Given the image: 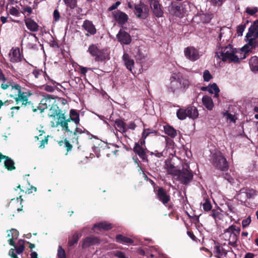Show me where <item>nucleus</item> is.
Returning a JSON list of instances; mask_svg holds the SVG:
<instances>
[{"label": "nucleus", "instance_id": "49530a36", "mask_svg": "<svg viewBox=\"0 0 258 258\" xmlns=\"http://www.w3.org/2000/svg\"><path fill=\"white\" fill-rule=\"evenodd\" d=\"M258 11L257 7H247L245 10V12L249 15L253 16Z\"/></svg>", "mask_w": 258, "mask_h": 258}, {"label": "nucleus", "instance_id": "58836bf2", "mask_svg": "<svg viewBox=\"0 0 258 258\" xmlns=\"http://www.w3.org/2000/svg\"><path fill=\"white\" fill-rule=\"evenodd\" d=\"M116 240L117 242L122 243H132L133 242L132 239L121 234H118L116 236Z\"/></svg>", "mask_w": 258, "mask_h": 258}, {"label": "nucleus", "instance_id": "393cba45", "mask_svg": "<svg viewBox=\"0 0 258 258\" xmlns=\"http://www.w3.org/2000/svg\"><path fill=\"white\" fill-rule=\"evenodd\" d=\"M8 237L10 239L8 240L9 244L12 246H15V243L13 239H17L19 236V232L15 229H12L10 230H8Z\"/></svg>", "mask_w": 258, "mask_h": 258}, {"label": "nucleus", "instance_id": "f257e3e1", "mask_svg": "<svg viewBox=\"0 0 258 258\" xmlns=\"http://www.w3.org/2000/svg\"><path fill=\"white\" fill-rule=\"evenodd\" d=\"M247 53L243 50L242 48L240 50H237L228 44L225 47L217 48L216 56L223 61L237 62L240 59L245 58Z\"/></svg>", "mask_w": 258, "mask_h": 258}, {"label": "nucleus", "instance_id": "680f3d73", "mask_svg": "<svg viewBox=\"0 0 258 258\" xmlns=\"http://www.w3.org/2000/svg\"><path fill=\"white\" fill-rule=\"evenodd\" d=\"M224 178L230 183L234 182V179L229 175L226 174Z\"/></svg>", "mask_w": 258, "mask_h": 258}, {"label": "nucleus", "instance_id": "6e6d98bb", "mask_svg": "<svg viewBox=\"0 0 258 258\" xmlns=\"http://www.w3.org/2000/svg\"><path fill=\"white\" fill-rule=\"evenodd\" d=\"M153 250L155 251L156 252H157L159 255H161V257L162 258H168L167 256L164 254H163V253H160L158 251V249L154 246H153V247H151L150 248V251L151 252H153Z\"/></svg>", "mask_w": 258, "mask_h": 258}, {"label": "nucleus", "instance_id": "f03ea898", "mask_svg": "<svg viewBox=\"0 0 258 258\" xmlns=\"http://www.w3.org/2000/svg\"><path fill=\"white\" fill-rule=\"evenodd\" d=\"M170 81L167 87L169 92L173 93L185 92L190 85L188 78L180 73L173 74L170 77Z\"/></svg>", "mask_w": 258, "mask_h": 258}, {"label": "nucleus", "instance_id": "79ce46f5", "mask_svg": "<svg viewBox=\"0 0 258 258\" xmlns=\"http://www.w3.org/2000/svg\"><path fill=\"white\" fill-rule=\"evenodd\" d=\"M81 236V234H80L78 233H75L73 235V236L69 239V241H68V244L71 246L73 245L74 244H75V243H76L78 242L79 238Z\"/></svg>", "mask_w": 258, "mask_h": 258}, {"label": "nucleus", "instance_id": "338daca9", "mask_svg": "<svg viewBox=\"0 0 258 258\" xmlns=\"http://www.w3.org/2000/svg\"><path fill=\"white\" fill-rule=\"evenodd\" d=\"M50 125L52 127H58V120L56 121H50Z\"/></svg>", "mask_w": 258, "mask_h": 258}, {"label": "nucleus", "instance_id": "4d7b16f0", "mask_svg": "<svg viewBox=\"0 0 258 258\" xmlns=\"http://www.w3.org/2000/svg\"><path fill=\"white\" fill-rule=\"evenodd\" d=\"M114 255L117 258H127L125 254L121 251H117L114 252Z\"/></svg>", "mask_w": 258, "mask_h": 258}, {"label": "nucleus", "instance_id": "7c9ffc66", "mask_svg": "<svg viewBox=\"0 0 258 258\" xmlns=\"http://www.w3.org/2000/svg\"><path fill=\"white\" fill-rule=\"evenodd\" d=\"M115 125L118 131L121 133H125L127 131L126 123L120 119H116L115 121Z\"/></svg>", "mask_w": 258, "mask_h": 258}, {"label": "nucleus", "instance_id": "de8ad7c7", "mask_svg": "<svg viewBox=\"0 0 258 258\" xmlns=\"http://www.w3.org/2000/svg\"><path fill=\"white\" fill-rule=\"evenodd\" d=\"M200 17L201 22L203 23H209L211 19L209 15L204 14L200 15Z\"/></svg>", "mask_w": 258, "mask_h": 258}, {"label": "nucleus", "instance_id": "dca6fc26", "mask_svg": "<svg viewBox=\"0 0 258 258\" xmlns=\"http://www.w3.org/2000/svg\"><path fill=\"white\" fill-rule=\"evenodd\" d=\"M157 199L163 204H167L170 200V196L163 187H159L156 193Z\"/></svg>", "mask_w": 258, "mask_h": 258}, {"label": "nucleus", "instance_id": "6ab92c4d", "mask_svg": "<svg viewBox=\"0 0 258 258\" xmlns=\"http://www.w3.org/2000/svg\"><path fill=\"white\" fill-rule=\"evenodd\" d=\"M113 17L117 23L121 25L124 24L128 20L127 15L119 11H115L113 13Z\"/></svg>", "mask_w": 258, "mask_h": 258}, {"label": "nucleus", "instance_id": "b1692460", "mask_svg": "<svg viewBox=\"0 0 258 258\" xmlns=\"http://www.w3.org/2000/svg\"><path fill=\"white\" fill-rule=\"evenodd\" d=\"M25 23L27 28L32 32H36L38 30V25L32 19L26 18Z\"/></svg>", "mask_w": 258, "mask_h": 258}, {"label": "nucleus", "instance_id": "a878e982", "mask_svg": "<svg viewBox=\"0 0 258 258\" xmlns=\"http://www.w3.org/2000/svg\"><path fill=\"white\" fill-rule=\"evenodd\" d=\"M202 102L204 106L208 110H211L214 107V103L212 98L208 96H204L202 98Z\"/></svg>", "mask_w": 258, "mask_h": 258}, {"label": "nucleus", "instance_id": "bb28decb", "mask_svg": "<svg viewBox=\"0 0 258 258\" xmlns=\"http://www.w3.org/2000/svg\"><path fill=\"white\" fill-rule=\"evenodd\" d=\"M70 121H74L75 125L80 124L79 114L75 109H71L70 112V117L68 118Z\"/></svg>", "mask_w": 258, "mask_h": 258}, {"label": "nucleus", "instance_id": "e433bc0d", "mask_svg": "<svg viewBox=\"0 0 258 258\" xmlns=\"http://www.w3.org/2000/svg\"><path fill=\"white\" fill-rule=\"evenodd\" d=\"M208 91L211 94H215L214 96L216 98L219 97V92L220 90L218 86L215 84L213 83L211 85L209 86L208 88Z\"/></svg>", "mask_w": 258, "mask_h": 258}, {"label": "nucleus", "instance_id": "774afa93", "mask_svg": "<svg viewBox=\"0 0 258 258\" xmlns=\"http://www.w3.org/2000/svg\"><path fill=\"white\" fill-rule=\"evenodd\" d=\"M254 254L251 253H247L245 255V258H253Z\"/></svg>", "mask_w": 258, "mask_h": 258}, {"label": "nucleus", "instance_id": "bf43d9fd", "mask_svg": "<svg viewBox=\"0 0 258 258\" xmlns=\"http://www.w3.org/2000/svg\"><path fill=\"white\" fill-rule=\"evenodd\" d=\"M53 17L55 21H57L59 19V13L57 10H54L53 12Z\"/></svg>", "mask_w": 258, "mask_h": 258}, {"label": "nucleus", "instance_id": "e2e57ef3", "mask_svg": "<svg viewBox=\"0 0 258 258\" xmlns=\"http://www.w3.org/2000/svg\"><path fill=\"white\" fill-rule=\"evenodd\" d=\"M65 146L67 148L68 151H70L72 149V146L70 144V143L67 140H64Z\"/></svg>", "mask_w": 258, "mask_h": 258}, {"label": "nucleus", "instance_id": "5701e85b", "mask_svg": "<svg viewBox=\"0 0 258 258\" xmlns=\"http://www.w3.org/2000/svg\"><path fill=\"white\" fill-rule=\"evenodd\" d=\"M99 239L97 237L93 236L87 237L84 240L82 247L83 248L88 247L91 245L99 243Z\"/></svg>", "mask_w": 258, "mask_h": 258}, {"label": "nucleus", "instance_id": "412c9836", "mask_svg": "<svg viewBox=\"0 0 258 258\" xmlns=\"http://www.w3.org/2000/svg\"><path fill=\"white\" fill-rule=\"evenodd\" d=\"M5 159L4 164L6 168L9 170H13L15 169L14 161L8 156H4L0 153V162L2 160Z\"/></svg>", "mask_w": 258, "mask_h": 258}, {"label": "nucleus", "instance_id": "cd10ccee", "mask_svg": "<svg viewBox=\"0 0 258 258\" xmlns=\"http://www.w3.org/2000/svg\"><path fill=\"white\" fill-rule=\"evenodd\" d=\"M134 151L142 159L145 160L147 158L144 149L138 143H136L134 147Z\"/></svg>", "mask_w": 258, "mask_h": 258}, {"label": "nucleus", "instance_id": "f8f14e48", "mask_svg": "<svg viewBox=\"0 0 258 258\" xmlns=\"http://www.w3.org/2000/svg\"><path fill=\"white\" fill-rule=\"evenodd\" d=\"M116 38L119 42L122 45H128L132 42V37L130 34L123 29H121L116 35Z\"/></svg>", "mask_w": 258, "mask_h": 258}, {"label": "nucleus", "instance_id": "0e129e2a", "mask_svg": "<svg viewBox=\"0 0 258 258\" xmlns=\"http://www.w3.org/2000/svg\"><path fill=\"white\" fill-rule=\"evenodd\" d=\"M45 90L48 92H52L54 90V88L52 86L47 85L45 87Z\"/></svg>", "mask_w": 258, "mask_h": 258}, {"label": "nucleus", "instance_id": "4c0bfd02", "mask_svg": "<svg viewBox=\"0 0 258 258\" xmlns=\"http://www.w3.org/2000/svg\"><path fill=\"white\" fill-rule=\"evenodd\" d=\"M49 110V113L51 116L55 117V116H57V117H58L62 113L60 112V110L59 109L58 107L56 104H55V103L50 106Z\"/></svg>", "mask_w": 258, "mask_h": 258}, {"label": "nucleus", "instance_id": "6e6552de", "mask_svg": "<svg viewBox=\"0 0 258 258\" xmlns=\"http://www.w3.org/2000/svg\"><path fill=\"white\" fill-rule=\"evenodd\" d=\"M214 165L221 171H226L228 169V164L226 158L220 152L216 153L213 156Z\"/></svg>", "mask_w": 258, "mask_h": 258}, {"label": "nucleus", "instance_id": "8fccbe9b", "mask_svg": "<svg viewBox=\"0 0 258 258\" xmlns=\"http://www.w3.org/2000/svg\"><path fill=\"white\" fill-rule=\"evenodd\" d=\"M212 76L208 70H205L203 73L204 80L206 82L209 81L212 78Z\"/></svg>", "mask_w": 258, "mask_h": 258}, {"label": "nucleus", "instance_id": "0eeeda50", "mask_svg": "<svg viewBox=\"0 0 258 258\" xmlns=\"http://www.w3.org/2000/svg\"><path fill=\"white\" fill-rule=\"evenodd\" d=\"M88 52L92 56L95 57L97 61H103L108 58V54L104 49H100L96 44L90 45L88 49Z\"/></svg>", "mask_w": 258, "mask_h": 258}, {"label": "nucleus", "instance_id": "4468645a", "mask_svg": "<svg viewBox=\"0 0 258 258\" xmlns=\"http://www.w3.org/2000/svg\"><path fill=\"white\" fill-rule=\"evenodd\" d=\"M55 103V99L50 95H47L42 98L39 103L38 108L43 111Z\"/></svg>", "mask_w": 258, "mask_h": 258}, {"label": "nucleus", "instance_id": "a211bd4d", "mask_svg": "<svg viewBox=\"0 0 258 258\" xmlns=\"http://www.w3.org/2000/svg\"><path fill=\"white\" fill-rule=\"evenodd\" d=\"M83 28L88 32L87 36L89 35H94L96 33V29L93 23L88 20H86L83 22L82 25Z\"/></svg>", "mask_w": 258, "mask_h": 258}, {"label": "nucleus", "instance_id": "c756f323", "mask_svg": "<svg viewBox=\"0 0 258 258\" xmlns=\"http://www.w3.org/2000/svg\"><path fill=\"white\" fill-rule=\"evenodd\" d=\"M16 250V252L18 254H21L22 253L24 250V246L23 244H21L19 246L16 247V246L15 245L14 246ZM9 254L12 257V258H18L17 256V255L15 253V249L11 248L9 252Z\"/></svg>", "mask_w": 258, "mask_h": 258}, {"label": "nucleus", "instance_id": "4be33fe9", "mask_svg": "<svg viewBox=\"0 0 258 258\" xmlns=\"http://www.w3.org/2000/svg\"><path fill=\"white\" fill-rule=\"evenodd\" d=\"M169 12L177 17H182L183 10L181 9L180 6L176 4H171L169 7Z\"/></svg>", "mask_w": 258, "mask_h": 258}, {"label": "nucleus", "instance_id": "5fc2aeb1", "mask_svg": "<svg viewBox=\"0 0 258 258\" xmlns=\"http://www.w3.org/2000/svg\"><path fill=\"white\" fill-rule=\"evenodd\" d=\"M10 13L13 16H18L19 12L17 8L13 7L10 10Z\"/></svg>", "mask_w": 258, "mask_h": 258}, {"label": "nucleus", "instance_id": "ddd939ff", "mask_svg": "<svg viewBox=\"0 0 258 258\" xmlns=\"http://www.w3.org/2000/svg\"><path fill=\"white\" fill-rule=\"evenodd\" d=\"M58 120V126H60L62 131L65 132L72 133L71 129L70 128L69 123L71 122L69 118L67 119L64 113L60 114L57 117Z\"/></svg>", "mask_w": 258, "mask_h": 258}, {"label": "nucleus", "instance_id": "9d476101", "mask_svg": "<svg viewBox=\"0 0 258 258\" xmlns=\"http://www.w3.org/2000/svg\"><path fill=\"white\" fill-rule=\"evenodd\" d=\"M135 14L136 16L141 19H146L148 16L149 9L147 5L140 3L135 6Z\"/></svg>", "mask_w": 258, "mask_h": 258}, {"label": "nucleus", "instance_id": "a18cd8bd", "mask_svg": "<svg viewBox=\"0 0 258 258\" xmlns=\"http://www.w3.org/2000/svg\"><path fill=\"white\" fill-rule=\"evenodd\" d=\"M203 209L206 211H209L211 210L212 208V205L210 201L208 199H205V202L203 203Z\"/></svg>", "mask_w": 258, "mask_h": 258}, {"label": "nucleus", "instance_id": "39448f33", "mask_svg": "<svg viewBox=\"0 0 258 258\" xmlns=\"http://www.w3.org/2000/svg\"><path fill=\"white\" fill-rule=\"evenodd\" d=\"M240 231V228L232 225L224 231L221 237L225 241H228L229 244L235 246L238 239L237 235L239 234Z\"/></svg>", "mask_w": 258, "mask_h": 258}, {"label": "nucleus", "instance_id": "aec40b11", "mask_svg": "<svg viewBox=\"0 0 258 258\" xmlns=\"http://www.w3.org/2000/svg\"><path fill=\"white\" fill-rule=\"evenodd\" d=\"M122 60L124 62V64L125 66L126 69L130 72H132L133 69L134 67V60L131 58L130 55L124 53L122 56Z\"/></svg>", "mask_w": 258, "mask_h": 258}, {"label": "nucleus", "instance_id": "7ed1b4c3", "mask_svg": "<svg viewBox=\"0 0 258 258\" xmlns=\"http://www.w3.org/2000/svg\"><path fill=\"white\" fill-rule=\"evenodd\" d=\"M246 44L242 47L245 52L258 46V20L254 21L248 28V31L245 36Z\"/></svg>", "mask_w": 258, "mask_h": 258}, {"label": "nucleus", "instance_id": "473e14b6", "mask_svg": "<svg viewBox=\"0 0 258 258\" xmlns=\"http://www.w3.org/2000/svg\"><path fill=\"white\" fill-rule=\"evenodd\" d=\"M220 33L219 35L218 39H217V47L218 48H220L221 47H225V45L227 43V39L223 38V35L224 33L222 32L223 29H220Z\"/></svg>", "mask_w": 258, "mask_h": 258}, {"label": "nucleus", "instance_id": "ea45409f", "mask_svg": "<svg viewBox=\"0 0 258 258\" xmlns=\"http://www.w3.org/2000/svg\"><path fill=\"white\" fill-rule=\"evenodd\" d=\"M164 130L165 133L172 138L175 137L177 135L176 130L169 125L164 126Z\"/></svg>", "mask_w": 258, "mask_h": 258}, {"label": "nucleus", "instance_id": "2f4dec72", "mask_svg": "<svg viewBox=\"0 0 258 258\" xmlns=\"http://www.w3.org/2000/svg\"><path fill=\"white\" fill-rule=\"evenodd\" d=\"M242 194H244L247 199H250L255 195V191L251 188H243L239 191V195Z\"/></svg>", "mask_w": 258, "mask_h": 258}, {"label": "nucleus", "instance_id": "c03bdc74", "mask_svg": "<svg viewBox=\"0 0 258 258\" xmlns=\"http://www.w3.org/2000/svg\"><path fill=\"white\" fill-rule=\"evenodd\" d=\"M0 81L2 82L1 84V88L4 90H6L10 86H12L11 81L7 78L5 77V79H3Z\"/></svg>", "mask_w": 258, "mask_h": 258}, {"label": "nucleus", "instance_id": "864d4df0", "mask_svg": "<svg viewBox=\"0 0 258 258\" xmlns=\"http://www.w3.org/2000/svg\"><path fill=\"white\" fill-rule=\"evenodd\" d=\"M245 26L243 25H239L237 27V33L238 36H242L243 32L245 29Z\"/></svg>", "mask_w": 258, "mask_h": 258}, {"label": "nucleus", "instance_id": "a19ab883", "mask_svg": "<svg viewBox=\"0 0 258 258\" xmlns=\"http://www.w3.org/2000/svg\"><path fill=\"white\" fill-rule=\"evenodd\" d=\"M211 215L215 220L216 221L217 220H221L223 218V215L219 211V210H213L211 212Z\"/></svg>", "mask_w": 258, "mask_h": 258}, {"label": "nucleus", "instance_id": "2eb2a0df", "mask_svg": "<svg viewBox=\"0 0 258 258\" xmlns=\"http://www.w3.org/2000/svg\"><path fill=\"white\" fill-rule=\"evenodd\" d=\"M151 9L154 15L157 17H161L163 14L161 6L157 0H150Z\"/></svg>", "mask_w": 258, "mask_h": 258}, {"label": "nucleus", "instance_id": "1a4fd4ad", "mask_svg": "<svg viewBox=\"0 0 258 258\" xmlns=\"http://www.w3.org/2000/svg\"><path fill=\"white\" fill-rule=\"evenodd\" d=\"M193 175L187 168H183L182 170H179L175 176L176 179L179 180L183 184H187L192 179Z\"/></svg>", "mask_w": 258, "mask_h": 258}, {"label": "nucleus", "instance_id": "f704fd0d", "mask_svg": "<svg viewBox=\"0 0 258 258\" xmlns=\"http://www.w3.org/2000/svg\"><path fill=\"white\" fill-rule=\"evenodd\" d=\"M166 169L168 174H171L175 177L177 174L179 173V170H177L176 167L170 163H166Z\"/></svg>", "mask_w": 258, "mask_h": 258}, {"label": "nucleus", "instance_id": "3c124183", "mask_svg": "<svg viewBox=\"0 0 258 258\" xmlns=\"http://www.w3.org/2000/svg\"><path fill=\"white\" fill-rule=\"evenodd\" d=\"M78 125H76L75 130L73 133L72 132V133L74 135H77L78 134H81L84 133L85 131V128H84L83 127H82V128L79 127Z\"/></svg>", "mask_w": 258, "mask_h": 258}, {"label": "nucleus", "instance_id": "423d86ee", "mask_svg": "<svg viewBox=\"0 0 258 258\" xmlns=\"http://www.w3.org/2000/svg\"><path fill=\"white\" fill-rule=\"evenodd\" d=\"M177 117L180 120H183L188 117L190 118L195 119L199 116V112L197 108L193 106H189L186 109L180 108L176 113Z\"/></svg>", "mask_w": 258, "mask_h": 258}, {"label": "nucleus", "instance_id": "13d9d810", "mask_svg": "<svg viewBox=\"0 0 258 258\" xmlns=\"http://www.w3.org/2000/svg\"><path fill=\"white\" fill-rule=\"evenodd\" d=\"M137 125L134 122H130L127 125H126L127 130L130 129L132 130H135Z\"/></svg>", "mask_w": 258, "mask_h": 258}, {"label": "nucleus", "instance_id": "20e7f679", "mask_svg": "<svg viewBox=\"0 0 258 258\" xmlns=\"http://www.w3.org/2000/svg\"><path fill=\"white\" fill-rule=\"evenodd\" d=\"M12 91L13 94L10 96L15 99L17 104L21 102L22 105L26 106L27 103H30L28 98L32 94L30 92H22L21 86L18 84L12 86Z\"/></svg>", "mask_w": 258, "mask_h": 258}, {"label": "nucleus", "instance_id": "f3484780", "mask_svg": "<svg viewBox=\"0 0 258 258\" xmlns=\"http://www.w3.org/2000/svg\"><path fill=\"white\" fill-rule=\"evenodd\" d=\"M215 245L214 247L213 252L215 255L218 258H226L227 252L223 246L219 243L215 242Z\"/></svg>", "mask_w": 258, "mask_h": 258}, {"label": "nucleus", "instance_id": "9b49d317", "mask_svg": "<svg viewBox=\"0 0 258 258\" xmlns=\"http://www.w3.org/2000/svg\"><path fill=\"white\" fill-rule=\"evenodd\" d=\"M184 54L187 59L192 61L198 60L201 56L198 50L192 46H188L185 48L184 49Z\"/></svg>", "mask_w": 258, "mask_h": 258}, {"label": "nucleus", "instance_id": "052dcab7", "mask_svg": "<svg viewBox=\"0 0 258 258\" xmlns=\"http://www.w3.org/2000/svg\"><path fill=\"white\" fill-rule=\"evenodd\" d=\"M90 69L86 67H80V71L81 73L85 75L87 72Z\"/></svg>", "mask_w": 258, "mask_h": 258}, {"label": "nucleus", "instance_id": "37998d69", "mask_svg": "<svg viewBox=\"0 0 258 258\" xmlns=\"http://www.w3.org/2000/svg\"><path fill=\"white\" fill-rule=\"evenodd\" d=\"M68 8L74 9L77 7V0H63Z\"/></svg>", "mask_w": 258, "mask_h": 258}, {"label": "nucleus", "instance_id": "72a5a7b5", "mask_svg": "<svg viewBox=\"0 0 258 258\" xmlns=\"http://www.w3.org/2000/svg\"><path fill=\"white\" fill-rule=\"evenodd\" d=\"M112 228L111 224L106 222H102L95 224L93 227V229L98 228L99 230H107Z\"/></svg>", "mask_w": 258, "mask_h": 258}, {"label": "nucleus", "instance_id": "c9c22d12", "mask_svg": "<svg viewBox=\"0 0 258 258\" xmlns=\"http://www.w3.org/2000/svg\"><path fill=\"white\" fill-rule=\"evenodd\" d=\"M249 66L253 72L258 71V57H252L249 60Z\"/></svg>", "mask_w": 258, "mask_h": 258}, {"label": "nucleus", "instance_id": "09e8293b", "mask_svg": "<svg viewBox=\"0 0 258 258\" xmlns=\"http://www.w3.org/2000/svg\"><path fill=\"white\" fill-rule=\"evenodd\" d=\"M57 256L58 258H64L66 257L65 251L60 246L58 247L57 250Z\"/></svg>", "mask_w": 258, "mask_h": 258}, {"label": "nucleus", "instance_id": "603ef678", "mask_svg": "<svg viewBox=\"0 0 258 258\" xmlns=\"http://www.w3.org/2000/svg\"><path fill=\"white\" fill-rule=\"evenodd\" d=\"M251 220L250 216H248L247 218L243 219L242 221V225L243 228L246 227L250 223Z\"/></svg>", "mask_w": 258, "mask_h": 258}, {"label": "nucleus", "instance_id": "69168bd1", "mask_svg": "<svg viewBox=\"0 0 258 258\" xmlns=\"http://www.w3.org/2000/svg\"><path fill=\"white\" fill-rule=\"evenodd\" d=\"M24 11L28 13V15H29L32 13V10L31 7H27L24 9Z\"/></svg>", "mask_w": 258, "mask_h": 258}, {"label": "nucleus", "instance_id": "c85d7f7f", "mask_svg": "<svg viewBox=\"0 0 258 258\" xmlns=\"http://www.w3.org/2000/svg\"><path fill=\"white\" fill-rule=\"evenodd\" d=\"M10 59L12 62H16L20 61L21 60V54L19 49H15L10 53Z\"/></svg>", "mask_w": 258, "mask_h": 258}]
</instances>
